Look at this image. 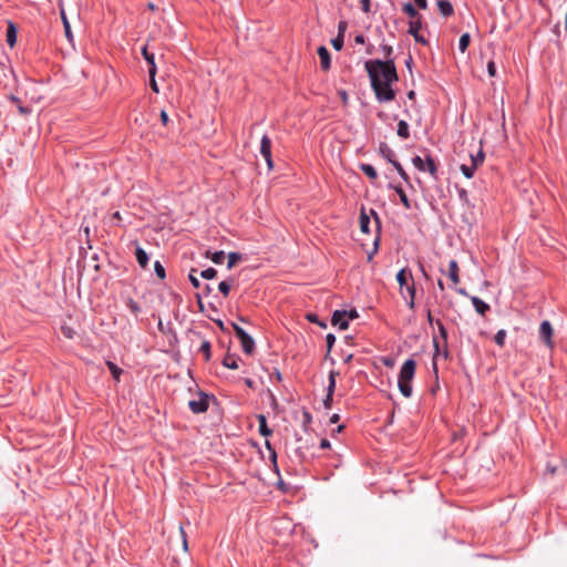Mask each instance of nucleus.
Returning a JSON list of instances; mask_svg holds the SVG:
<instances>
[{"label": "nucleus", "instance_id": "obj_26", "mask_svg": "<svg viewBox=\"0 0 567 567\" xmlns=\"http://www.w3.org/2000/svg\"><path fill=\"white\" fill-rule=\"evenodd\" d=\"M237 360H238L237 355L228 353L223 359V365L228 369L236 370L238 368Z\"/></svg>", "mask_w": 567, "mask_h": 567}, {"label": "nucleus", "instance_id": "obj_6", "mask_svg": "<svg viewBox=\"0 0 567 567\" xmlns=\"http://www.w3.org/2000/svg\"><path fill=\"white\" fill-rule=\"evenodd\" d=\"M538 334H539V339L549 348V349H553L554 348V341H553V336H554V329H553V326L551 323L548 321V320H544L542 321L540 326H539V331H538Z\"/></svg>", "mask_w": 567, "mask_h": 567}, {"label": "nucleus", "instance_id": "obj_33", "mask_svg": "<svg viewBox=\"0 0 567 567\" xmlns=\"http://www.w3.org/2000/svg\"><path fill=\"white\" fill-rule=\"evenodd\" d=\"M200 289H202V292L196 293V299L198 301V306H199L200 310H203L204 306L202 302V295L208 296L213 291V288L209 285L205 284V285H202Z\"/></svg>", "mask_w": 567, "mask_h": 567}, {"label": "nucleus", "instance_id": "obj_3", "mask_svg": "<svg viewBox=\"0 0 567 567\" xmlns=\"http://www.w3.org/2000/svg\"><path fill=\"white\" fill-rule=\"evenodd\" d=\"M370 83L378 102L386 103L395 99V91L392 89L393 82L370 80Z\"/></svg>", "mask_w": 567, "mask_h": 567}, {"label": "nucleus", "instance_id": "obj_58", "mask_svg": "<svg viewBox=\"0 0 567 567\" xmlns=\"http://www.w3.org/2000/svg\"><path fill=\"white\" fill-rule=\"evenodd\" d=\"M332 398H333V395H330L329 393L326 394V398L323 399V406L326 409H330L331 408L332 400H333Z\"/></svg>", "mask_w": 567, "mask_h": 567}, {"label": "nucleus", "instance_id": "obj_16", "mask_svg": "<svg viewBox=\"0 0 567 567\" xmlns=\"http://www.w3.org/2000/svg\"><path fill=\"white\" fill-rule=\"evenodd\" d=\"M447 276L454 285H457L460 282L458 265L457 261L454 259H452L449 264Z\"/></svg>", "mask_w": 567, "mask_h": 567}, {"label": "nucleus", "instance_id": "obj_17", "mask_svg": "<svg viewBox=\"0 0 567 567\" xmlns=\"http://www.w3.org/2000/svg\"><path fill=\"white\" fill-rule=\"evenodd\" d=\"M437 7L441 14L445 18L451 17L454 13L453 6L449 0H437Z\"/></svg>", "mask_w": 567, "mask_h": 567}, {"label": "nucleus", "instance_id": "obj_55", "mask_svg": "<svg viewBox=\"0 0 567 567\" xmlns=\"http://www.w3.org/2000/svg\"><path fill=\"white\" fill-rule=\"evenodd\" d=\"M400 177L404 181V183L409 186V187H413L412 186V183H411V178L410 176L406 174V172L403 169L399 173Z\"/></svg>", "mask_w": 567, "mask_h": 567}, {"label": "nucleus", "instance_id": "obj_50", "mask_svg": "<svg viewBox=\"0 0 567 567\" xmlns=\"http://www.w3.org/2000/svg\"><path fill=\"white\" fill-rule=\"evenodd\" d=\"M266 447L269 451L270 458L274 462L275 467L277 468V453L268 440L266 441Z\"/></svg>", "mask_w": 567, "mask_h": 567}, {"label": "nucleus", "instance_id": "obj_7", "mask_svg": "<svg viewBox=\"0 0 567 567\" xmlns=\"http://www.w3.org/2000/svg\"><path fill=\"white\" fill-rule=\"evenodd\" d=\"M347 310H336L331 317V323L338 327L340 330H347L349 328V321L346 317Z\"/></svg>", "mask_w": 567, "mask_h": 567}, {"label": "nucleus", "instance_id": "obj_11", "mask_svg": "<svg viewBox=\"0 0 567 567\" xmlns=\"http://www.w3.org/2000/svg\"><path fill=\"white\" fill-rule=\"evenodd\" d=\"M379 153L389 163L393 162L396 158L394 151L385 142H381L379 144Z\"/></svg>", "mask_w": 567, "mask_h": 567}, {"label": "nucleus", "instance_id": "obj_41", "mask_svg": "<svg viewBox=\"0 0 567 567\" xmlns=\"http://www.w3.org/2000/svg\"><path fill=\"white\" fill-rule=\"evenodd\" d=\"M476 167L474 165L467 166L465 164L461 165V172L466 178H472L475 174Z\"/></svg>", "mask_w": 567, "mask_h": 567}, {"label": "nucleus", "instance_id": "obj_12", "mask_svg": "<svg viewBox=\"0 0 567 567\" xmlns=\"http://www.w3.org/2000/svg\"><path fill=\"white\" fill-rule=\"evenodd\" d=\"M471 301L473 307L475 308L476 312L484 316L487 311H489L491 307L487 302L482 300L481 298L474 296L471 297Z\"/></svg>", "mask_w": 567, "mask_h": 567}, {"label": "nucleus", "instance_id": "obj_4", "mask_svg": "<svg viewBox=\"0 0 567 567\" xmlns=\"http://www.w3.org/2000/svg\"><path fill=\"white\" fill-rule=\"evenodd\" d=\"M233 329L235 331L236 337L240 341L243 351L246 354H251L255 350V340L252 339V337L237 323H233Z\"/></svg>", "mask_w": 567, "mask_h": 567}, {"label": "nucleus", "instance_id": "obj_5", "mask_svg": "<svg viewBox=\"0 0 567 567\" xmlns=\"http://www.w3.org/2000/svg\"><path fill=\"white\" fill-rule=\"evenodd\" d=\"M198 395V400H190L188 402L189 410L195 414L205 413L209 408L210 396L203 391H199Z\"/></svg>", "mask_w": 567, "mask_h": 567}, {"label": "nucleus", "instance_id": "obj_36", "mask_svg": "<svg viewBox=\"0 0 567 567\" xmlns=\"http://www.w3.org/2000/svg\"><path fill=\"white\" fill-rule=\"evenodd\" d=\"M485 154L482 150H480L475 155L471 154L472 165L476 168L484 162Z\"/></svg>", "mask_w": 567, "mask_h": 567}, {"label": "nucleus", "instance_id": "obj_62", "mask_svg": "<svg viewBox=\"0 0 567 567\" xmlns=\"http://www.w3.org/2000/svg\"><path fill=\"white\" fill-rule=\"evenodd\" d=\"M390 164L394 167V169L398 172V174L404 169L403 166L400 164V162L396 161V158L393 162H391Z\"/></svg>", "mask_w": 567, "mask_h": 567}, {"label": "nucleus", "instance_id": "obj_8", "mask_svg": "<svg viewBox=\"0 0 567 567\" xmlns=\"http://www.w3.org/2000/svg\"><path fill=\"white\" fill-rule=\"evenodd\" d=\"M142 55L145 59V61L147 62V64H148V75L150 76H155L157 69H156V64H155V55H154V53L150 52L147 50V47H144L142 49Z\"/></svg>", "mask_w": 567, "mask_h": 567}, {"label": "nucleus", "instance_id": "obj_48", "mask_svg": "<svg viewBox=\"0 0 567 567\" xmlns=\"http://www.w3.org/2000/svg\"><path fill=\"white\" fill-rule=\"evenodd\" d=\"M326 342H327V355L326 358L329 357V353L330 351L332 350L333 346H334V342H336V336L333 333H328L326 336Z\"/></svg>", "mask_w": 567, "mask_h": 567}, {"label": "nucleus", "instance_id": "obj_2", "mask_svg": "<svg viewBox=\"0 0 567 567\" xmlns=\"http://www.w3.org/2000/svg\"><path fill=\"white\" fill-rule=\"evenodd\" d=\"M416 362L408 359L403 362L398 378V386L404 398L412 395V381L415 374Z\"/></svg>", "mask_w": 567, "mask_h": 567}, {"label": "nucleus", "instance_id": "obj_54", "mask_svg": "<svg viewBox=\"0 0 567 567\" xmlns=\"http://www.w3.org/2000/svg\"><path fill=\"white\" fill-rule=\"evenodd\" d=\"M362 11L369 13L371 11V0H360Z\"/></svg>", "mask_w": 567, "mask_h": 567}, {"label": "nucleus", "instance_id": "obj_61", "mask_svg": "<svg viewBox=\"0 0 567 567\" xmlns=\"http://www.w3.org/2000/svg\"><path fill=\"white\" fill-rule=\"evenodd\" d=\"M296 455L297 457L299 458V462L300 463H303L306 461V455L305 453L301 451V447L297 449L296 450Z\"/></svg>", "mask_w": 567, "mask_h": 567}, {"label": "nucleus", "instance_id": "obj_10", "mask_svg": "<svg viewBox=\"0 0 567 567\" xmlns=\"http://www.w3.org/2000/svg\"><path fill=\"white\" fill-rule=\"evenodd\" d=\"M318 55L320 59L321 69L328 71L331 66L330 52L324 45L318 48Z\"/></svg>", "mask_w": 567, "mask_h": 567}, {"label": "nucleus", "instance_id": "obj_37", "mask_svg": "<svg viewBox=\"0 0 567 567\" xmlns=\"http://www.w3.org/2000/svg\"><path fill=\"white\" fill-rule=\"evenodd\" d=\"M231 279L229 280H224V281H220L219 285H218V289L219 291L223 293L224 297H227L230 292V288H231Z\"/></svg>", "mask_w": 567, "mask_h": 567}, {"label": "nucleus", "instance_id": "obj_28", "mask_svg": "<svg viewBox=\"0 0 567 567\" xmlns=\"http://www.w3.org/2000/svg\"><path fill=\"white\" fill-rule=\"evenodd\" d=\"M402 11L405 14H408L410 18H412L413 20L417 19V18H422L421 14L416 11L415 7L411 2H406L403 6Z\"/></svg>", "mask_w": 567, "mask_h": 567}, {"label": "nucleus", "instance_id": "obj_60", "mask_svg": "<svg viewBox=\"0 0 567 567\" xmlns=\"http://www.w3.org/2000/svg\"><path fill=\"white\" fill-rule=\"evenodd\" d=\"M414 3L419 9L425 10L427 8L426 0H414Z\"/></svg>", "mask_w": 567, "mask_h": 567}, {"label": "nucleus", "instance_id": "obj_43", "mask_svg": "<svg viewBox=\"0 0 567 567\" xmlns=\"http://www.w3.org/2000/svg\"><path fill=\"white\" fill-rule=\"evenodd\" d=\"M343 43H344V40H343L342 33H339L334 39L331 40V44H332L333 49L337 51L342 50Z\"/></svg>", "mask_w": 567, "mask_h": 567}, {"label": "nucleus", "instance_id": "obj_57", "mask_svg": "<svg viewBox=\"0 0 567 567\" xmlns=\"http://www.w3.org/2000/svg\"><path fill=\"white\" fill-rule=\"evenodd\" d=\"M405 287H406V292H408L409 297H410V298L412 297V299H415V292H416V290H415L414 282H412L411 285H408V286H405Z\"/></svg>", "mask_w": 567, "mask_h": 567}, {"label": "nucleus", "instance_id": "obj_52", "mask_svg": "<svg viewBox=\"0 0 567 567\" xmlns=\"http://www.w3.org/2000/svg\"><path fill=\"white\" fill-rule=\"evenodd\" d=\"M62 19H63V25H64L65 35L68 37V39H71L72 38V33H71L70 23L66 20L64 14H62Z\"/></svg>", "mask_w": 567, "mask_h": 567}, {"label": "nucleus", "instance_id": "obj_51", "mask_svg": "<svg viewBox=\"0 0 567 567\" xmlns=\"http://www.w3.org/2000/svg\"><path fill=\"white\" fill-rule=\"evenodd\" d=\"M61 331H62L63 336L66 337L68 339H72L75 334V331L71 327H68V326H63L61 328Z\"/></svg>", "mask_w": 567, "mask_h": 567}, {"label": "nucleus", "instance_id": "obj_9", "mask_svg": "<svg viewBox=\"0 0 567 567\" xmlns=\"http://www.w3.org/2000/svg\"><path fill=\"white\" fill-rule=\"evenodd\" d=\"M370 215H372L374 217L378 235H377V237L374 238V241H373V250L368 256L369 260H371L373 255L378 251L379 243H380V231H381V220H380L377 212L374 209H370Z\"/></svg>", "mask_w": 567, "mask_h": 567}, {"label": "nucleus", "instance_id": "obj_53", "mask_svg": "<svg viewBox=\"0 0 567 567\" xmlns=\"http://www.w3.org/2000/svg\"><path fill=\"white\" fill-rule=\"evenodd\" d=\"M487 72H488V75L492 78L496 75V65H495L494 61H489L487 63Z\"/></svg>", "mask_w": 567, "mask_h": 567}, {"label": "nucleus", "instance_id": "obj_34", "mask_svg": "<svg viewBox=\"0 0 567 567\" xmlns=\"http://www.w3.org/2000/svg\"><path fill=\"white\" fill-rule=\"evenodd\" d=\"M243 258L241 254L231 251L228 254L227 268L231 269Z\"/></svg>", "mask_w": 567, "mask_h": 567}, {"label": "nucleus", "instance_id": "obj_25", "mask_svg": "<svg viewBox=\"0 0 567 567\" xmlns=\"http://www.w3.org/2000/svg\"><path fill=\"white\" fill-rule=\"evenodd\" d=\"M360 169L370 179H377L378 178V173H377L375 168L371 164L362 163V164H360Z\"/></svg>", "mask_w": 567, "mask_h": 567}, {"label": "nucleus", "instance_id": "obj_39", "mask_svg": "<svg viewBox=\"0 0 567 567\" xmlns=\"http://www.w3.org/2000/svg\"><path fill=\"white\" fill-rule=\"evenodd\" d=\"M506 336H507L506 330H504V329L498 330L494 337L496 344L499 347H504Z\"/></svg>", "mask_w": 567, "mask_h": 567}, {"label": "nucleus", "instance_id": "obj_46", "mask_svg": "<svg viewBox=\"0 0 567 567\" xmlns=\"http://www.w3.org/2000/svg\"><path fill=\"white\" fill-rule=\"evenodd\" d=\"M195 272H196V269H192L190 272L188 274V279L192 284V286L195 288V289H200L202 287V282L199 281V279L195 276Z\"/></svg>", "mask_w": 567, "mask_h": 567}, {"label": "nucleus", "instance_id": "obj_59", "mask_svg": "<svg viewBox=\"0 0 567 567\" xmlns=\"http://www.w3.org/2000/svg\"><path fill=\"white\" fill-rule=\"evenodd\" d=\"M18 111L21 115H29L31 113V109L22 104L18 105Z\"/></svg>", "mask_w": 567, "mask_h": 567}, {"label": "nucleus", "instance_id": "obj_21", "mask_svg": "<svg viewBox=\"0 0 567 567\" xmlns=\"http://www.w3.org/2000/svg\"><path fill=\"white\" fill-rule=\"evenodd\" d=\"M260 154L262 157H268L271 154V140L267 134L260 141Z\"/></svg>", "mask_w": 567, "mask_h": 567}, {"label": "nucleus", "instance_id": "obj_29", "mask_svg": "<svg viewBox=\"0 0 567 567\" xmlns=\"http://www.w3.org/2000/svg\"><path fill=\"white\" fill-rule=\"evenodd\" d=\"M212 344L208 340H203L199 351L204 354L205 361L208 362L212 358Z\"/></svg>", "mask_w": 567, "mask_h": 567}, {"label": "nucleus", "instance_id": "obj_14", "mask_svg": "<svg viewBox=\"0 0 567 567\" xmlns=\"http://www.w3.org/2000/svg\"><path fill=\"white\" fill-rule=\"evenodd\" d=\"M258 431L261 436L268 437L272 434V430L267 425V417L264 414L257 415Z\"/></svg>", "mask_w": 567, "mask_h": 567}, {"label": "nucleus", "instance_id": "obj_38", "mask_svg": "<svg viewBox=\"0 0 567 567\" xmlns=\"http://www.w3.org/2000/svg\"><path fill=\"white\" fill-rule=\"evenodd\" d=\"M457 195H458L460 200L464 205H466L467 207L472 206L470 198H468V193L465 188H457Z\"/></svg>", "mask_w": 567, "mask_h": 567}, {"label": "nucleus", "instance_id": "obj_31", "mask_svg": "<svg viewBox=\"0 0 567 567\" xmlns=\"http://www.w3.org/2000/svg\"><path fill=\"white\" fill-rule=\"evenodd\" d=\"M106 365L112 374V377L116 380V381H120V378H121V374L123 373V370L121 368H118L114 362L112 361H106Z\"/></svg>", "mask_w": 567, "mask_h": 567}, {"label": "nucleus", "instance_id": "obj_15", "mask_svg": "<svg viewBox=\"0 0 567 567\" xmlns=\"http://www.w3.org/2000/svg\"><path fill=\"white\" fill-rule=\"evenodd\" d=\"M370 215L365 212L364 207L361 208L360 212V230L364 234L370 233Z\"/></svg>", "mask_w": 567, "mask_h": 567}, {"label": "nucleus", "instance_id": "obj_40", "mask_svg": "<svg viewBox=\"0 0 567 567\" xmlns=\"http://www.w3.org/2000/svg\"><path fill=\"white\" fill-rule=\"evenodd\" d=\"M413 166L420 172H425V159L421 156L416 155L412 158Z\"/></svg>", "mask_w": 567, "mask_h": 567}, {"label": "nucleus", "instance_id": "obj_45", "mask_svg": "<svg viewBox=\"0 0 567 567\" xmlns=\"http://www.w3.org/2000/svg\"><path fill=\"white\" fill-rule=\"evenodd\" d=\"M154 270L158 278L164 279L166 277V271L164 266L161 264V261L156 260L154 262Z\"/></svg>", "mask_w": 567, "mask_h": 567}, {"label": "nucleus", "instance_id": "obj_35", "mask_svg": "<svg viewBox=\"0 0 567 567\" xmlns=\"http://www.w3.org/2000/svg\"><path fill=\"white\" fill-rule=\"evenodd\" d=\"M125 305L134 316H137L141 312V307L134 299L127 298Z\"/></svg>", "mask_w": 567, "mask_h": 567}, {"label": "nucleus", "instance_id": "obj_19", "mask_svg": "<svg viewBox=\"0 0 567 567\" xmlns=\"http://www.w3.org/2000/svg\"><path fill=\"white\" fill-rule=\"evenodd\" d=\"M409 279H412V274L410 270H408L405 268H402L396 274V281L400 285L401 290L403 289L404 286L409 285Z\"/></svg>", "mask_w": 567, "mask_h": 567}, {"label": "nucleus", "instance_id": "obj_64", "mask_svg": "<svg viewBox=\"0 0 567 567\" xmlns=\"http://www.w3.org/2000/svg\"><path fill=\"white\" fill-rule=\"evenodd\" d=\"M340 99L342 103L346 105L348 103V93L344 90L339 91Z\"/></svg>", "mask_w": 567, "mask_h": 567}, {"label": "nucleus", "instance_id": "obj_1", "mask_svg": "<svg viewBox=\"0 0 567 567\" xmlns=\"http://www.w3.org/2000/svg\"><path fill=\"white\" fill-rule=\"evenodd\" d=\"M370 80L396 82L399 80L393 59L369 60L364 64Z\"/></svg>", "mask_w": 567, "mask_h": 567}, {"label": "nucleus", "instance_id": "obj_42", "mask_svg": "<svg viewBox=\"0 0 567 567\" xmlns=\"http://www.w3.org/2000/svg\"><path fill=\"white\" fill-rule=\"evenodd\" d=\"M200 277L207 280L214 279L217 276V270L213 267H209L205 270L200 271Z\"/></svg>", "mask_w": 567, "mask_h": 567}, {"label": "nucleus", "instance_id": "obj_56", "mask_svg": "<svg viewBox=\"0 0 567 567\" xmlns=\"http://www.w3.org/2000/svg\"><path fill=\"white\" fill-rule=\"evenodd\" d=\"M382 51L384 53L385 60L390 59L391 54L393 53V49L389 44H383L382 45Z\"/></svg>", "mask_w": 567, "mask_h": 567}, {"label": "nucleus", "instance_id": "obj_47", "mask_svg": "<svg viewBox=\"0 0 567 567\" xmlns=\"http://www.w3.org/2000/svg\"><path fill=\"white\" fill-rule=\"evenodd\" d=\"M308 321L316 323L320 326L321 328H327V322L319 319V317L316 313H308L307 317Z\"/></svg>", "mask_w": 567, "mask_h": 567}, {"label": "nucleus", "instance_id": "obj_27", "mask_svg": "<svg viewBox=\"0 0 567 567\" xmlns=\"http://www.w3.org/2000/svg\"><path fill=\"white\" fill-rule=\"evenodd\" d=\"M422 28V22H421V18H417V19H414V20H411L410 23H409V34H411L412 37H415L420 33V30Z\"/></svg>", "mask_w": 567, "mask_h": 567}, {"label": "nucleus", "instance_id": "obj_24", "mask_svg": "<svg viewBox=\"0 0 567 567\" xmlns=\"http://www.w3.org/2000/svg\"><path fill=\"white\" fill-rule=\"evenodd\" d=\"M396 134L399 137L406 140L410 137V126L404 120H400L398 123Z\"/></svg>", "mask_w": 567, "mask_h": 567}, {"label": "nucleus", "instance_id": "obj_32", "mask_svg": "<svg viewBox=\"0 0 567 567\" xmlns=\"http://www.w3.org/2000/svg\"><path fill=\"white\" fill-rule=\"evenodd\" d=\"M470 42H471L470 33H463L458 40V49L462 53H464L467 50Z\"/></svg>", "mask_w": 567, "mask_h": 567}, {"label": "nucleus", "instance_id": "obj_18", "mask_svg": "<svg viewBox=\"0 0 567 567\" xmlns=\"http://www.w3.org/2000/svg\"><path fill=\"white\" fill-rule=\"evenodd\" d=\"M390 188L394 189L395 193L399 195L400 197V200L402 203V205L406 208V209H411V202L406 195V193L403 190V188L398 185V186H394L392 184L389 185Z\"/></svg>", "mask_w": 567, "mask_h": 567}, {"label": "nucleus", "instance_id": "obj_49", "mask_svg": "<svg viewBox=\"0 0 567 567\" xmlns=\"http://www.w3.org/2000/svg\"><path fill=\"white\" fill-rule=\"evenodd\" d=\"M433 348H434V359L437 355H443V347H441V343L436 337H433Z\"/></svg>", "mask_w": 567, "mask_h": 567}, {"label": "nucleus", "instance_id": "obj_23", "mask_svg": "<svg viewBox=\"0 0 567 567\" xmlns=\"http://www.w3.org/2000/svg\"><path fill=\"white\" fill-rule=\"evenodd\" d=\"M7 43L12 48L17 42V28L12 22H9L6 33Z\"/></svg>", "mask_w": 567, "mask_h": 567}, {"label": "nucleus", "instance_id": "obj_22", "mask_svg": "<svg viewBox=\"0 0 567 567\" xmlns=\"http://www.w3.org/2000/svg\"><path fill=\"white\" fill-rule=\"evenodd\" d=\"M425 172H429L434 179H437V166L430 154L425 156Z\"/></svg>", "mask_w": 567, "mask_h": 567}, {"label": "nucleus", "instance_id": "obj_13", "mask_svg": "<svg viewBox=\"0 0 567 567\" xmlns=\"http://www.w3.org/2000/svg\"><path fill=\"white\" fill-rule=\"evenodd\" d=\"M436 326H437V329H439V333H440V337L442 338L443 340V357L446 359L449 357V349H447V330L446 328L444 327V324L442 323L441 320H436L435 321Z\"/></svg>", "mask_w": 567, "mask_h": 567}, {"label": "nucleus", "instance_id": "obj_63", "mask_svg": "<svg viewBox=\"0 0 567 567\" xmlns=\"http://www.w3.org/2000/svg\"><path fill=\"white\" fill-rule=\"evenodd\" d=\"M346 317L349 319H355L359 317V313L355 309H352L350 311H347Z\"/></svg>", "mask_w": 567, "mask_h": 567}, {"label": "nucleus", "instance_id": "obj_44", "mask_svg": "<svg viewBox=\"0 0 567 567\" xmlns=\"http://www.w3.org/2000/svg\"><path fill=\"white\" fill-rule=\"evenodd\" d=\"M210 259L214 264L220 265L224 262L225 252L223 250H218L212 254Z\"/></svg>", "mask_w": 567, "mask_h": 567}, {"label": "nucleus", "instance_id": "obj_20", "mask_svg": "<svg viewBox=\"0 0 567 567\" xmlns=\"http://www.w3.org/2000/svg\"><path fill=\"white\" fill-rule=\"evenodd\" d=\"M135 257H136V260L138 262V265L142 267V268H146L147 265H148V255L147 252L140 246L136 247L135 249Z\"/></svg>", "mask_w": 567, "mask_h": 567}, {"label": "nucleus", "instance_id": "obj_30", "mask_svg": "<svg viewBox=\"0 0 567 567\" xmlns=\"http://www.w3.org/2000/svg\"><path fill=\"white\" fill-rule=\"evenodd\" d=\"M339 375V372L338 371H334V370H331L330 373H329V383H328V388H327V393H329L330 395H333L334 393V389H336V378Z\"/></svg>", "mask_w": 567, "mask_h": 567}]
</instances>
